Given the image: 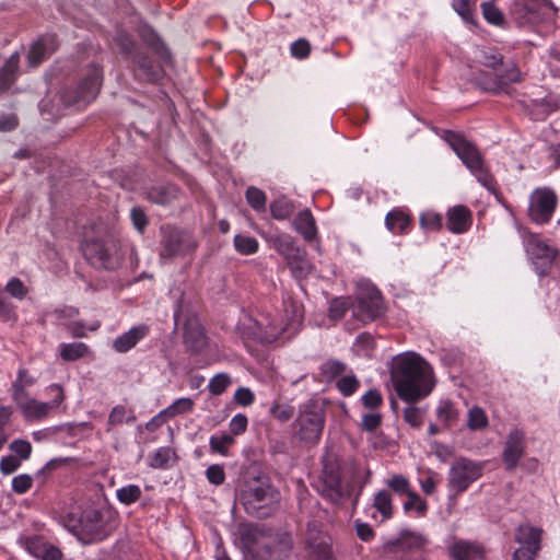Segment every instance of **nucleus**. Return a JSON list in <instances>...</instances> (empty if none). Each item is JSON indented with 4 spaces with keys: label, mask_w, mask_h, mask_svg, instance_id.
I'll return each mask as SVG.
<instances>
[{
    "label": "nucleus",
    "mask_w": 560,
    "mask_h": 560,
    "mask_svg": "<svg viewBox=\"0 0 560 560\" xmlns=\"http://www.w3.org/2000/svg\"><path fill=\"white\" fill-rule=\"evenodd\" d=\"M390 378L397 396L406 402L424 399L435 386L432 366L416 352H404L393 358Z\"/></svg>",
    "instance_id": "obj_1"
},
{
    "label": "nucleus",
    "mask_w": 560,
    "mask_h": 560,
    "mask_svg": "<svg viewBox=\"0 0 560 560\" xmlns=\"http://www.w3.org/2000/svg\"><path fill=\"white\" fill-rule=\"evenodd\" d=\"M159 232V258L163 264L185 257L198 247L195 236L187 230L172 224H163Z\"/></svg>",
    "instance_id": "obj_2"
},
{
    "label": "nucleus",
    "mask_w": 560,
    "mask_h": 560,
    "mask_svg": "<svg viewBox=\"0 0 560 560\" xmlns=\"http://www.w3.org/2000/svg\"><path fill=\"white\" fill-rule=\"evenodd\" d=\"M280 494L269 482L257 481L241 493L246 512L258 518L271 516L278 509Z\"/></svg>",
    "instance_id": "obj_3"
},
{
    "label": "nucleus",
    "mask_w": 560,
    "mask_h": 560,
    "mask_svg": "<svg viewBox=\"0 0 560 560\" xmlns=\"http://www.w3.org/2000/svg\"><path fill=\"white\" fill-rule=\"evenodd\" d=\"M240 547L246 560H266L271 555L267 542L272 529L265 525L242 523L237 526Z\"/></svg>",
    "instance_id": "obj_4"
},
{
    "label": "nucleus",
    "mask_w": 560,
    "mask_h": 560,
    "mask_svg": "<svg viewBox=\"0 0 560 560\" xmlns=\"http://www.w3.org/2000/svg\"><path fill=\"white\" fill-rule=\"evenodd\" d=\"M444 139L477 179L483 186L490 187L493 178L485 168L482 156L477 147L467 141L462 135L453 131H446Z\"/></svg>",
    "instance_id": "obj_5"
},
{
    "label": "nucleus",
    "mask_w": 560,
    "mask_h": 560,
    "mask_svg": "<svg viewBox=\"0 0 560 560\" xmlns=\"http://www.w3.org/2000/svg\"><path fill=\"white\" fill-rule=\"evenodd\" d=\"M102 80L103 73L101 67L91 65L84 78L75 88H66L60 92V101L67 107H84L96 97L102 85Z\"/></svg>",
    "instance_id": "obj_6"
},
{
    "label": "nucleus",
    "mask_w": 560,
    "mask_h": 560,
    "mask_svg": "<svg viewBox=\"0 0 560 560\" xmlns=\"http://www.w3.org/2000/svg\"><path fill=\"white\" fill-rule=\"evenodd\" d=\"M523 81V74L518 67L513 61H503L494 73V78L480 75L478 78V85L481 90L493 95H508L512 97L516 90L511 86L512 83Z\"/></svg>",
    "instance_id": "obj_7"
},
{
    "label": "nucleus",
    "mask_w": 560,
    "mask_h": 560,
    "mask_svg": "<svg viewBox=\"0 0 560 560\" xmlns=\"http://www.w3.org/2000/svg\"><path fill=\"white\" fill-rule=\"evenodd\" d=\"M295 422L299 438L304 442L316 443L325 425L324 410L317 402L308 400L300 407Z\"/></svg>",
    "instance_id": "obj_8"
},
{
    "label": "nucleus",
    "mask_w": 560,
    "mask_h": 560,
    "mask_svg": "<svg viewBox=\"0 0 560 560\" xmlns=\"http://www.w3.org/2000/svg\"><path fill=\"white\" fill-rule=\"evenodd\" d=\"M83 254L95 268L115 269L121 260L119 246L114 240H92L83 247Z\"/></svg>",
    "instance_id": "obj_9"
},
{
    "label": "nucleus",
    "mask_w": 560,
    "mask_h": 560,
    "mask_svg": "<svg viewBox=\"0 0 560 560\" xmlns=\"http://www.w3.org/2000/svg\"><path fill=\"white\" fill-rule=\"evenodd\" d=\"M304 542L314 560H337L332 549V538L323 530V524L319 521L307 522Z\"/></svg>",
    "instance_id": "obj_10"
},
{
    "label": "nucleus",
    "mask_w": 560,
    "mask_h": 560,
    "mask_svg": "<svg viewBox=\"0 0 560 560\" xmlns=\"http://www.w3.org/2000/svg\"><path fill=\"white\" fill-rule=\"evenodd\" d=\"M283 311L285 316V324L278 325L273 322L269 323L265 331L259 336L262 341L273 342L285 331H289L290 334L298 331L303 319L302 305L288 298L283 300Z\"/></svg>",
    "instance_id": "obj_11"
},
{
    "label": "nucleus",
    "mask_w": 560,
    "mask_h": 560,
    "mask_svg": "<svg viewBox=\"0 0 560 560\" xmlns=\"http://www.w3.org/2000/svg\"><path fill=\"white\" fill-rule=\"evenodd\" d=\"M174 322L176 326L183 323L184 342L191 352L198 353L207 346V337L200 320L192 314H185L180 302L174 311Z\"/></svg>",
    "instance_id": "obj_12"
},
{
    "label": "nucleus",
    "mask_w": 560,
    "mask_h": 560,
    "mask_svg": "<svg viewBox=\"0 0 560 560\" xmlns=\"http://www.w3.org/2000/svg\"><path fill=\"white\" fill-rule=\"evenodd\" d=\"M357 316L362 322L373 320L378 316L383 304L382 292L369 280H360L357 283Z\"/></svg>",
    "instance_id": "obj_13"
},
{
    "label": "nucleus",
    "mask_w": 560,
    "mask_h": 560,
    "mask_svg": "<svg viewBox=\"0 0 560 560\" xmlns=\"http://www.w3.org/2000/svg\"><path fill=\"white\" fill-rule=\"evenodd\" d=\"M557 206V196L550 188H537L530 195L528 215L532 221L545 224L550 221Z\"/></svg>",
    "instance_id": "obj_14"
},
{
    "label": "nucleus",
    "mask_w": 560,
    "mask_h": 560,
    "mask_svg": "<svg viewBox=\"0 0 560 560\" xmlns=\"http://www.w3.org/2000/svg\"><path fill=\"white\" fill-rule=\"evenodd\" d=\"M481 474V464L462 457L451 467L448 486L456 492H463L470 486V483L480 478Z\"/></svg>",
    "instance_id": "obj_15"
},
{
    "label": "nucleus",
    "mask_w": 560,
    "mask_h": 560,
    "mask_svg": "<svg viewBox=\"0 0 560 560\" xmlns=\"http://www.w3.org/2000/svg\"><path fill=\"white\" fill-rule=\"evenodd\" d=\"M525 248L536 266L537 273L540 277L546 276L558 254L557 249L533 234L525 238Z\"/></svg>",
    "instance_id": "obj_16"
},
{
    "label": "nucleus",
    "mask_w": 560,
    "mask_h": 560,
    "mask_svg": "<svg viewBox=\"0 0 560 560\" xmlns=\"http://www.w3.org/2000/svg\"><path fill=\"white\" fill-rule=\"evenodd\" d=\"M79 539L84 545L101 541L108 536L103 515L96 510L85 511L80 518Z\"/></svg>",
    "instance_id": "obj_17"
},
{
    "label": "nucleus",
    "mask_w": 560,
    "mask_h": 560,
    "mask_svg": "<svg viewBox=\"0 0 560 560\" xmlns=\"http://www.w3.org/2000/svg\"><path fill=\"white\" fill-rule=\"evenodd\" d=\"M130 62L135 79L141 82H158L164 73L162 66L154 62L143 50L133 54Z\"/></svg>",
    "instance_id": "obj_18"
},
{
    "label": "nucleus",
    "mask_w": 560,
    "mask_h": 560,
    "mask_svg": "<svg viewBox=\"0 0 560 560\" xmlns=\"http://www.w3.org/2000/svg\"><path fill=\"white\" fill-rule=\"evenodd\" d=\"M52 387L59 390L58 396L50 402H40L28 395L21 397L20 400H13L21 410L26 420H39L48 416L52 408L58 407L63 400V394L57 385Z\"/></svg>",
    "instance_id": "obj_19"
},
{
    "label": "nucleus",
    "mask_w": 560,
    "mask_h": 560,
    "mask_svg": "<svg viewBox=\"0 0 560 560\" xmlns=\"http://www.w3.org/2000/svg\"><path fill=\"white\" fill-rule=\"evenodd\" d=\"M525 434L522 430L514 429L508 434L502 453L506 470L512 471L516 468L525 453Z\"/></svg>",
    "instance_id": "obj_20"
},
{
    "label": "nucleus",
    "mask_w": 560,
    "mask_h": 560,
    "mask_svg": "<svg viewBox=\"0 0 560 560\" xmlns=\"http://www.w3.org/2000/svg\"><path fill=\"white\" fill-rule=\"evenodd\" d=\"M428 544V538L418 532L402 529L399 536L387 541V551H417L422 550Z\"/></svg>",
    "instance_id": "obj_21"
},
{
    "label": "nucleus",
    "mask_w": 560,
    "mask_h": 560,
    "mask_svg": "<svg viewBox=\"0 0 560 560\" xmlns=\"http://www.w3.org/2000/svg\"><path fill=\"white\" fill-rule=\"evenodd\" d=\"M180 188L173 183H160L149 186L144 190V197L152 203L168 206L179 198Z\"/></svg>",
    "instance_id": "obj_22"
},
{
    "label": "nucleus",
    "mask_w": 560,
    "mask_h": 560,
    "mask_svg": "<svg viewBox=\"0 0 560 560\" xmlns=\"http://www.w3.org/2000/svg\"><path fill=\"white\" fill-rule=\"evenodd\" d=\"M58 48L57 38L55 35L45 34L34 42L28 50L27 58L32 67L42 63L46 58L51 56Z\"/></svg>",
    "instance_id": "obj_23"
},
{
    "label": "nucleus",
    "mask_w": 560,
    "mask_h": 560,
    "mask_svg": "<svg viewBox=\"0 0 560 560\" xmlns=\"http://www.w3.org/2000/svg\"><path fill=\"white\" fill-rule=\"evenodd\" d=\"M323 481L325 485L324 491L332 501H338L343 497L345 488L337 465L325 463Z\"/></svg>",
    "instance_id": "obj_24"
},
{
    "label": "nucleus",
    "mask_w": 560,
    "mask_h": 560,
    "mask_svg": "<svg viewBox=\"0 0 560 560\" xmlns=\"http://www.w3.org/2000/svg\"><path fill=\"white\" fill-rule=\"evenodd\" d=\"M149 326L144 324L131 327L113 341V349L118 353L129 351L149 334Z\"/></svg>",
    "instance_id": "obj_25"
},
{
    "label": "nucleus",
    "mask_w": 560,
    "mask_h": 560,
    "mask_svg": "<svg viewBox=\"0 0 560 560\" xmlns=\"http://www.w3.org/2000/svg\"><path fill=\"white\" fill-rule=\"evenodd\" d=\"M471 223V212L465 206H455L447 211V228L453 233L466 232Z\"/></svg>",
    "instance_id": "obj_26"
},
{
    "label": "nucleus",
    "mask_w": 560,
    "mask_h": 560,
    "mask_svg": "<svg viewBox=\"0 0 560 560\" xmlns=\"http://www.w3.org/2000/svg\"><path fill=\"white\" fill-rule=\"evenodd\" d=\"M453 560H476L483 557V548L477 542L457 540L450 548Z\"/></svg>",
    "instance_id": "obj_27"
},
{
    "label": "nucleus",
    "mask_w": 560,
    "mask_h": 560,
    "mask_svg": "<svg viewBox=\"0 0 560 560\" xmlns=\"http://www.w3.org/2000/svg\"><path fill=\"white\" fill-rule=\"evenodd\" d=\"M292 226L306 242H312L317 235L316 222L308 209H304L296 214Z\"/></svg>",
    "instance_id": "obj_28"
},
{
    "label": "nucleus",
    "mask_w": 560,
    "mask_h": 560,
    "mask_svg": "<svg viewBox=\"0 0 560 560\" xmlns=\"http://www.w3.org/2000/svg\"><path fill=\"white\" fill-rule=\"evenodd\" d=\"M272 247L288 261L304 254V248L299 246L295 240L289 234H279L271 238Z\"/></svg>",
    "instance_id": "obj_29"
},
{
    "label": "nucleus",
    "mask_w": 560,
    "mask_h": 560,
    "mask_svg": "<svg viewBox=\"0 0 560 560\" xmlns=\"http://www.w3.org/2000/svg\"><path fill=\"white\" fill-rule=\"evenodd\" d=\"M387 230L395 234H406L410 231L412 219L408 212L396 208L387 212Z\"/></svg>",
    "instance_id": "obj_30"
},
{
    "label": "nucleus",
    "mask_w": 560,
    "mask_h": 560,
    "mask_svg": "<svg viewBox=\"0 0 560 560\" xmlns=\"http://www.w3.org/2000/svg\"><path fill=\"white\" fill-rule=\"evenodd\" d=\"M541 529L530 525H520L515 533V540L521 547L533 549L534 551L540 550Z\"/></svg>",
    "instance_id": "obj_31"
},
{
    "label": "nucleus",
    "mask_w": 560,
    "mask_h": 560,
    "mask_svg": "<svg viewBox=\"0 0 560 560\" xmlns=\"http://www.w3.org/2000/svg\"><path fill=\"white\" fill-rule=\"evenodd\" d=\"M30 549L35 557L42 560H60L62 557V552L59 548L40 539L31 541Z\"/></svg>",
    "instance_id": "obj_32"
},
{
    "label": "nucleus",
    "mask_w": 560,
    "mask_h": 560,
    "mask_svg": "<svg viewBox=\"0 0 560 560\" xmlns=\"http://www.w3.org/2000/svg\"><path fill=\"white\" fill-rule=\"evenodd\" d=\"M143 40L149 47H151L158 57L164 61H171V52L160 36L152 30H149L142 34Z\"/></svg>",
    "instance_id": "obj_33"
},
{
    "label": "nucleus",
    "mask_w": 560,
    "mask_h": 560,
    "mask_svg": "<svg viewBox=\"0 0 560 560\" xmlns=\"http://www.w3.org/2000/svg\"><path fill=\"white\" fill-rule=\"evenodd\" d=\"M136 421V416L133 410L127 409L122 405L115 406L109 412L107 419V431H110L113 427L120 425L124 422L132 423Z\"/></svg>",
    "instance_id": "obj_34"
},
{
    "label": "nucleus",
    "mask_w": 560,
    "mask_h": 560,
    "mask_svg": "<svg viewBox=\"0 0 560 560\" xmlns=\"http://www.w3.org/2000/svg\"><path fill=\"white\" fill-rule=\"evenodd\" d=\"M35 383V378L30 375L26 369H20L18 372L16 380L12 383L11 392L12 399L20 400L21 397L28 395L25 388Z\"/></svg>",
    "instance_id": "obj_35"
},
{
    "label": "nucleus",
    "mask_w": 560,
    "mask_h": 560,
    "mask_svg": "<svg viewBox=\"0 0 560 560\" xmlns=\"http://www.w3.org/2000/svg\"><path fill=\"white\" fill-rule=\"evenodd\" d=\"M294 210V203L285 197H280L270 203V212L276 220L288 219Z\"/></svg>",
    "instance_id": "obj_36"
},
{
    "label": "nucleus",
    "mask_w": 560,
    "mask_h": 560,
    "mask_svg": "<svg viewBox=\"0 0 560 560\" xmlns=\"http://www.w3.org/2000/svg\"><path fill=\"white\" fill-rule=\"evenodd\" d=\"M89 351L84 342H71L60 345V357L65 361H75L83 358Z\"/></svg>",
    "instance_id": "obj_37"
},
{
    "label": "nucleus",
    "mask_w": 560,
    "mask_h": 560,
    "mask_svg": "<svg viewBox=\"0 0 560 560\" xmlns=\"http://www.w3.org/2000/svg\"><path fill=\"white\" fill-rule=\"evenodd\" d=\"M292 275L296 279L306 278L312 271V265L306 258V250L304 249V254H300L299 257L294 259H290L287 261Z\"/></svg>",
    "instance_id": "obj_38"
},
{
    "label": "nucleus",
    "mask_w": 560,
    "mask_h": 560,
    "mask_svg": "<svg viewBox=\"0 0 560 560\" xmlns=\"http://www.w3.org/2000/svg\"><path fill=\"white\" fill-rule=\"evenodd\" d=\"M235 439L229 433L221 435H212L209 439V447L212 453L220 454L222 456L229 455V447L233 445Z\"/></svg>",
    "instance_id": "obj_39"
},
{
    "label": "nucleus",
    "mask_w": 560,
    "mask_h": 560,
    "mask_svg": "<svg viewBox=\"0 0 560 560\" xmlns=\"http://www.w3.org/2000/svg\"><path fill=\"white\" fill-rule=\"evenodd\" d=\"M115 42L120 48V52L129 60L132 59V55L142 51V49L137 45L133 38L127 34L126 32H118Z\"/></svg>",
    "instance_id": "obj_40"
},
{
    "label": "nucleus",
    "mask_w": 560,
    "mask_h": 560,
    "mask_svg": "<svg viewBox=\"0 0 560 560\" xmlns=\"http://www.w3.org/2000/svg\"><path fill=\"white\" fill-rule=\"evenodd\" d=\"M436 417L444 427H451L458 418V411L450 400H442L436 408Z\"/></svg>",
    "instance_id": "obj_41"
},
{
    "label": "nucleus",
    "mask_w": 560,
    "mask_h": 560,
    "mask_svg": "<svg viewBox=\"0 0 560 560\" xmlns=\"http://www.w3.org/2000/svg\"><path fill=\"white\" fill-rule=\"evenodd\" d=\"M481 12L486 21L490 24L497 26H503L505 24L503 12L493 3L492 0L481 3Z\"/></svg>",
    "instance_id": "obj_42"
},
{
    "label": "nucleus",
    "mask_w": 560,
    "mask_h": 560,
    "mask_svg": "<svg viewBox=\"0 0 560 560\" xmlns=\"http://www.w3.org/2000/svg\"><path fill=\"white\" fill-rule=\"evenodd\" d=\"M352 306L350 298H336L330 302L328 317L332 320L341 319Z\"/></svg>",
    "instance_id": "obj_43"
},
{
    "label": "nucleus",
    "mask_w": 560,
    "mask_h": 560,
    "mask_svg": "<svg viewBox=\"0 0 560 560\" xmlns=\"http://www.w3.org/2000/svg\"><path fill=\"white\" fill-rule=\"evenodd\" d=\"M141 489L137 485H128L117 489L116 495L119 502L125 505H130L137 502L141 497Z\"/></svg>",
    "instance_id": "obj_44"
},
{
    "label": "nucleus",
    "mask_w": 560,
    "mask_h": 560,
    "mask_svg": "<svg viewBox=\"0 0 560 560\" xmlns=\"http://www.w3.org/2000/svg\"><path fill=\"white\" fill-rule=\"evenodd\" d=\"M234 246L242 255H252L258 250V242L252 236L235 235Z\"/></svg>",
    "instance_id": "obj_45"
},
{
    "label": "nucleus",
    "mask_w": 560,
    "mask_h": 560,
    "mask_svg": "<svg viewBox=\"0 0 560 560\" xmlns=\"http://www.w3.org/2000/svg\"><path fill=\"white\" fill-rule=\"evenodd\" d=\"M488 425V418L486 412L480 407H472L468 411L467 427L470 430H481Z\"/></svg>",
    "instance_id": "obj_46"
},
{
    "label": "nucleus",
    "mask_w": 560,
    "mask_h": 560,
    "mask_svg": "<svg viewBox=\"0 0 560 560\" xmlns=\"http://www.w3.org/2000/svg\"><path fill=\"white\" fill-rule=\"evenodd\" d=\"M336 386L338 390L346 397L353 395L360 386V382L354 374L341 376Z\"/></svg>",
    "instance_id": "obj_47"
},
{
    "label": "nucleus",
    "mask_w": 560,
    "mask_h": 560,
    "mask_svg": "<svg viewBox=\"0 0 560 560\" xmlns=\"http://www.w3.org/2000/svg\"><path fill=\"white\" fill-rule=\"evenodd\" d=\"M322 373L329 380L341 376L347 372V364L335 359L327 360L320 368Z\"/></svg>",
    "instance_id": "obj_48"
},
{
    "label": "nucleus",
    "mask_w": 560,
    "mask_h": 560,
    "mask_svg": "<svg viewBox=\"0 0 560 560\" xmlns=\"http://www.w3.org/2000/svg\"><path fill=\"white\" fill-rule=\"evenodd\" d=\"M246 200L256 211H264L266 209V194L256 187L247 188Z\"/></svg>",
    "instance_id": "obj_49"
},
{
    "label": "nucleus",
    "mask_w": 560,
    "mask_h": 560,
    "mask_svg": "<svg viewBox=\"0 0 560 560\" xmlns=\"http://www.w3.org/2000/svg\"><path fill=\"white\" fill-rule=\"evenodd\" d=\"M231 384V377L226 373L215 374L209 382L208 388L212 395H221Z\"/></svg>",
    "instance_id": "obj_50"
},
{
    "label": "nucleus",
    "mask_w": 560,
    "mask_h": 560,
    "mask_svg": "<svg viewBox=\"0 0 560 560\" xmlns=\"http://www.w3.org/2000/svg\"><path fill=\"white\" fill-rule=\"evenodd\" d=\"M294 411L295 409L293 406L278 402H275L269 410L270 415L280 422L289 421L293 417Z\"/></svg>",
    "instance_id": "obj_51"
},
{
    "label": "nucleus",
    "mask_w": 560,
    "mask_h": 560,
    "mask_svg": "<svg viewBox=\"0 0 560 560\" xmlns=\"http://www.w3.org/2000/svg\"><path fill=\"white\" fill-rule=\"evenodd\" d=\"M408 406L404 409V420L412 428H420L423 423L422 411L416 407V402H407Z\"/></svg>",
    "instance_id": "obj_52"
},
{
    "label": "nucleus",
    "mask_w": 560,
    "mask_h": 560,
    "mask_svg": "<svg viewBox=\"0 0 560 560\" xmlns=\"http://www.w3.org/2000/svg\"><path fill=\"white\" fill-rule=\"evenodd\" d=\"M408 500L404 502V510L409 512L411 510H416L418 515H423L427 511V503L423 501L419 494L415 491H409L406 493Z\"/></svg>",
    "instance_id": "obj_53"
},
{
    "label": "nucleus",
    "mask_w": 560,
    "mask_h": 560,
    "mask_svg": "<svg viewBox=\"0 0 560 560\" xmlns=\"http://www.w3.org/2000/svg\"><path fill=\"white\" fill-rule=\"evenodd\" d=\"M171 453L172 451L170 447H160L150 457V466L152 468H167L170 464Z\"/></svg>",
    "instance_id": "obj_54"
},
{
    "label": "nucleus",
    "mask_w": 560,
    "mask_h": 560,
    "mask_svg": "<svg viewBox=\"0 0 560 560\" xmlns=\"http://www.w3.org/2000/svg\"><path fill=\"white\" fill-rule=\"evenodd\" d=\"M194 407V400L188 397L178 398L170 407L163 410L167 412V416L174 417L179 413L191 411Z\"/></svg>",
    "instance_id": "obj_55"
},
{
    "label": "nucleus",
    "mask_w": 560,
    "mask_h": 560,
    "mask_svg": "<svg viewBox=\"0 0 560 560\" xmlns=\"http://www.w3.org/2000/svg\"><path fill=\"white\" fill-rule=\"evenodd\" d=\"M130 219L133 228L139 232L143 233L149 224V218L141 207H133L130 210Z\"/></svg>",
    "instance_id": "obj_56"
},
{
    "label": "nucleus",
    "mask_w": 560,
    "mask_h": 560,
    "mask_svg": "<svg viewBox=\"0 0 560 560\" xmlns=\"http://www.w3.org/2000/svg\"><path fill=\"white\" fill-rule=\"evenodd\" d=\"M452 7L465 22L475 24L470 0H452Z\"/></svg>",
    "instance_id": "obj_57"
},
{
    "label": "nucleus",
    "mask_w": 560,
    "mask_h": 560,
    "mask_svg": "<svg viewBox=\"0 0 560 560\" xmlns=\"http://www.w3.org/2000/svg\"><path fill=\"white\" fill-rule=\"evenodd\" d=\"M205 474H206L207 480L214 486H221L225 481V472H224V468L222 465H219V464L210 465L206 469Z\"/></svg>",
    "instance_id": "obj_58"
},
{
    "label": "nucleus",
    "mask_w": 560,
    "mask_h": 560,
    "mask_svg": "<svg viewBox=\"0 0 560 560\" xmlns=\"http://www.w3.org/2000/svg\"><path fill=\"white\" fill-rule=\"evenodd\" d=\"M10 450L19 456V459L26 460L32 453V445L26 440H14L10 444Z\"/></svg>",
    "instance_id": "obj_59"
},
{
    "label": "nucleus",
    "mask_w": 560,
    "mask_h": 560,
    "mask_svg": "<svg viewBox=\"0 0 560 560\" xmlns=\"http://www.w3.org/2000/svg\"><path fill=\"white\" fill-rule=\"evenodd\" d=\"M33 486V478L27 474H22L13 478L12 490L18 494L26 493Z\"/></svg>",
    "instance_id": "obj_60"
},
{
    "label": "nucleus",
    "mask_w": 560,
    "mask_h": 560,
    "mask_svg": "<svg viewBox=\"0 0 560 560\" xmlns=\"http://www.w3.org/2000/svg\"><path fill=\"white\" fill-rule=\"evenodd\" d=\"M270 539H273L281 551H290L294 545L292 534L287 530L278 532L276 534L272 533V537Z\"/></svg>",
    "instance_id": "obj_61"
},
{
    "label": "nucleus",
    "mask_w": 560,
    "mask_h": 560,
    "mask_svg": "<svg viewBox=\"0 0 560 560\" xmlns=\"http://www.w3.org/2000/svg\"><path fill=\"white\" fill-rule=\"evenodd\" d=\"M248 419L244 413L235 415L229 424L231 435L236 436L243 434L247 430Z\"/></svg>",
    "instance_id": "obj_62"
},
{
    "label": "nucleus",
    "mask_w": 560,
    "mask_h": 560,
    "mask_svg": "<svg viewBox=\"0 0 560 560\" xmlns=\"http://www.w3.org/2000/svg\"><path fill=\"white\" fill-rule=\"evenodd\" d=\"M442 217L436 213L427 212L420 217V224L424 229L438 231L442 228Z\"/></svg>",
    "instance_id": "obj_63"
},
{
    "label": "nucleus",
    "mask_w": 560,
    "mask_h": 560,
    "mask_svg": "<svg viewBox=\"0 0 560 560\" xmlns=\"http://www.w3.org/2000/svg\"><path fill=\"white\" fill-rule=\"evenodd\" d=\"M290 50L293 57L304 59L311 54V45L306 39L300 38L292 43Z\"/></svg>",
    "instance_id": "obj_64"
}]
</instances>
